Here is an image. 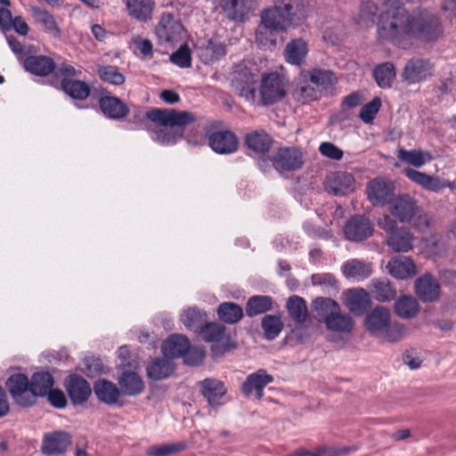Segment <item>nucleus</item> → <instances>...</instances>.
<instances>
[{"label":"nucleus","instance_id":"nucleus-6","mask_svg":"<svg viewBox=\"0 0 456 456\" xmlns=\"http://www.w3.org/2000/svg\"><path fill=\"white\" fill-rule=\"evenodd\" d=\"M395 189L393 182L381 177L374 178L367 184L368 200L374 207L390 205L395 199Z\"/></svg>","mask_w":456,"mask_h":456},{"label":"nucleus","instance_id":"nucleus-41","mask_svg":"<svg viewBox=\"0 0 456 456\" xmlns=\"http://www.w3.org/2000/svg\"><path fill=\"white\" fill-rule=\"evenodd\" d=\"M287 310L290 318L297 324L305 322L308 310L305 299L299 296H291L287 300Z\"/></svg>","mask_w":456,"mask_h":456},{"label":"nucleus","instance_id":"nucleus-36","mask_svg":"<svg viewBox=\"0 0 456 456\" xmlns=\"http://www.w3.org/2000/svg\"><path fill=\"white\" fill-rule=\"evenodd\" d=\"M378 5L371 0L362 2L357 13L354 15L355 22L362 28L372 27L375 23Z\"/></svg>","mask_w":456,"mask_h":456},{"label":"nucleus","instance_id":"nucleus-53","mask_svg":"<svg viewBox=\"0 0 456 456\" xmlns=\"http://www.w3.org/2000/svg\"><path fill=\"white\" fill-rule=\"evenodd\" d=\"M405 334L406 328L403 324L397 322H389L378 338L388 343H396L401 341L405 337Z\"/></svg>","mask_w":456,"mask_h":456},{"label":"nucleus","instance_id":"nucleus-64","mask_svg":"<svg viewBox=\"0 0 456 456\" xmlns=\"http://www.w3.org/2000/svg\"><path fill=\"white\" fill-rule=\"evenodd\" d=\"M411 223L417 231L423 232L429 227L430 218L428 215L423 212L419 207V211L416 216H414L413 220H411Z\"/></svg>","mask_w":456,"mask_h":456},{"label":"nucleus","instance_id":"nucleus-11","mask_svg":"<svg viewBox=\"0 0 456 456\" xmlns=\"http://www.w3.org/2000/svg\"><path fill=\"white\" fill-rule=\"evenodd\" d=\"M273 382V377L264 369L249 374L241 385V392L245 396L255 395L256 399L261 400L264 396V388Z\"/></svg>","mask_w":456,"mask_h":456},{"label":"nucleus","instance_id":"nucleus-5","mask_svg":"<svg viewBox=\"0 0 456 456\" xmlns=\"http://www.w3.org/2000/svg\"><path fill=\"white\" fill-rule=\"evenodd\" d=\"M288 80L277 72L263 73L258 83L256 104L270 106L281 101L287 94Z\"/></svg>","mask_w":456,"mask_h":456},{"label":"nucleus","instance_id":"nucleus-54","mask_svg":"<svg viewBox=\"0 0 456 456\" xmlns=\"http://www.w3.org/2000/svg\"><path fill=\"white\" fill-rule=\"evenodd\" d=\"M97 397L107 403H114V385L105 379L98 380L94 387Z\"/></svg>","mask_w":456,"mask_h":456},{"label":"nucleus","instance_id":"nucleus-51","mask_svg":"<svg viewBox=\"0 0 456 456\" xmlns=\"http://www.w3.org/2000/svg\"><path fill=\"white\" fill-rule=\"evenodd\" d=\"M181 321L188 330L200 332L206 315L196 308H189L183 314Z\"/></svg>","mask_w":456,"mask_h":456},{"label":"nucleus","instance_id":"nucleus-57","mask_svg":"<svg viewBox=\"0 0 456 456\" xmlns=\"http://www.w3.org/2000/svg\"><path fill=\"white\" fill-rule=\"evenodd\" d=\"M170 61L180 68H190L191 66V53L189 46L182 45L170 55Z\"/></svg>","mask_w":456,"mask_h":456},{"label":"nucleus","instance_id":"nucleus-8","mask_svg":"<svg viewBox=\"0 0 456 456\" xmlns=\"http://www.w3.org/2000/svg\"><path fill=\"white\" fill-rule=\"evenodd\" d=\"M6 386L19 405L28 407L34 403L30 382L26 375L21 373L12 375L6 381Z\"/></svg>","mask_w":456,"mask_h":456},{"label":"nucleus","instance_id":"nucleus-21","mask_svg":"<svg viewBox=\"0 0 456 456\" xmlns=\"http://www.w3.org/2000/svg\"><path fill=\"white\" fill-rule=\"evenodd\" d=\"M354 178L346 172H336L326 179V190L336 196H343L354 191Z\"/></svg>","mask_w":456,"mask_h":456},{"label":"nucleus","instance_id":"nucleus-35","mask_svg":"<svg viewBox=\"0 0 456 456\" xmlns=\"http://www.w3.org/2000/svg\"><path fill=\"white\" fill-rule=\"evenodd\" d=\"M175 367L170 358H156L146 369L147 376L151 379L161 380L168 378L174 371Z\"/></svg>","mask_w":456,"mask_h":456},{"label":"nucleus","instance_id":"nucleus-10","mask_svg":"<svg viewBox=\"0 0 456 456\" xmlns=\"http://www.w3.org/2000/svg\"><path fill=\"white\" fill-rule=\"evenodd\" d=\"M392 216L401 223H411L419 211L417 200L409 194H402L395 198L389 205Z\"/></svg>","mask_w":456,"mask_h":456},{"label":"nucleus","instance_id":"nucleus-55","mask_svg":"<svg viewBox=\"0 0 456 456\" xmlns=\"http://www.w3.org/2000/svg\"><path fill=\"white\" fill-rule=\"evenodd\" d=\"M381 107V101L379 97H375L370 102L364 104L360 111V118L366 124L372 123L376 115Z\"/></svg>","mask_w":456,"mask_h":456},{"label":"nucleus","instance_id":"nucleus-13","mask_svg":"<svg viewBox=\"0 0 456 456\" xmlns=\"http://www.w3.org/2000/svg\"><path fill=\"white\" fill-rule=\"evenodd\" d=\"M238 138L230 130L216 131L208 135L209 147L218 154H231L238 149Z\"/></svg>","mask_w":456,"mask_h":456},{"label":"nucleus","instance_id":"nucleus-59","mask_svg":"<svg viewBox=\"0 0 456 456\" xmlns=\"http://www.w3.org/2000/svg\"><path fill=\"white\" fill-rule=\"evenodd\" d=\"M183 362L187 365L197 366L200 364L205 358V352L201 347H191L183 354Z\"/></svg>","mask_w":456,"mask_h":456},{"label":"nucleus","instance_id":"nucleus-24","mask_svg":"<svg viewBox=\"0 0 456 456\" xmlns=\"http://www.w3.org/2000/svg\"><path fill=\"white\" fill-rule=\"evenodd\" d=\"M387 268L388 273L397 280H407L413 277L417 273L412 259L403 256L391 258L387 265Z\"/></svg>","mask_w":456,"mask_h":456},{"label":"nucleus","instance_id":"nucleus-43","mask_svg":"<svg viewBox=\"0 0 456 456\" xmlns=\"http://www.w3.org/2000/svg\"><path fill=\"white\" fill-rule=\"evenodd\" d=\"M370 284L373 288L374 297L379 302L390 301L396 296V289L387 279H373Z\"/></svg>","mask_w":456,"mask_h":456},{"label":"nucleus","instance_id":"nucleus-29","mask_svg":"<svg viewBox=\"0 0 456 456\" xmlns=\"http://www.w3.org/2000/svg\"><path fill=\"white\" fill-rule=\"evenodd\" d=\"M23 65L26 70L41 77L51 74L56 67L53 60L45 55L28 56L25 59Z\"/></svg>","mask_w":456,"mask_h":456},{"label":"nucleus","instance_id":"nucleus-22","mask_svg":"<svg viewBox=\"0 0 456 456\" xmlns=\"http://www.w3.org/2000/svg\"><path fill=\"white\" fill-rule=\"evenodd\" d=\"M302 165V153L295 148L280 149L273 159V166L277 170L292 171Z\"/></svg>","mask_w":456,"mask_h":456},{"label":"nucleus","instance_id":"nucleus-14","mask_svg":"<svg viewBox=\"0 0 456 456\" xmlns=\"http://www.w3.org/2000/svg\"><path fill=\"white\" fill-rule=\"evenodd\" d=\"M206 342L222 343V348L218 345H213L212 352L215 354H222L228 349L226 343L230 339L223 324L209 322L203 326L200 332Z\"/></svg>","mask_w":456,"mask_h":456},{"label":"nucleus","instance_id":"nucleus-37","mask_svg":"<svg viewBox=\"0 0 456 456\" xmlns=\"http://www.w3.org/2000/svg\"><path fill=\"white\" fill-rule=\"evenodd\" d=\"M54 380L48 371L36 372L32 375L30 380L31 391L36 401L37 396H45L53 387Z\"/></svg>","mask_w":456,"mask_h":456},{"label":"nucleus","instance_id":"nucleus-4","mask_svg":"<svg viewBox=\"0 0 456 456\" xmlns=\"http://www.w3.org/2000/svg\"><path fill=\"white\" fill-rule=\"evenodd\" d=\"M258 76L246 64L238 63L231 73V86L245 101L256 104L257 102Z\"/></svg>","mask_w":456,"mask_h":456},{"label":"nucleus","instance_id":"nucleus-17","mask_svg":"<svg viewBox=\"0 0 456 456\" xmlns=\"http://www.w3.org/2000/svg\"><path fill=\"white\" fill-rule=\"evenodd\" d=\"M196 50L199 58L205 64H211L226 53L225 45L213 38L199 41Z\"/></svg>","mask_w":456,"mask_h":456},{"label":"nucleus","instance_id":"nucleus-58","mask_svg":"<svg viewBox=\"0 0 456 456\" xmlns=\"http://www.w3.org/2000/svg\"><path fill=\"white\" fill-rule=\"evenodd\" d=\"M103 368L100 358L94 356L85 357L82 362L81 370L88 377H94L99 374Z\"/></svg>","mask_w":456,"mask_h":456},{"label":"nucleus","instance_id":"nucleus-2","mask_svg":"<svg viewBox=\"0 0 456 456\" xmlns=\"http://www.w3.org/2000/svg\"><path fill=\"white\" fill-rule=\"evenodd\" d=\"M306 18L304 5H293L290 2L284 5L276 4L273 8L265 10L261 14L263 27L256 31V40L262 45H275L273 31L286 30L290 26H297Z\"/></svg>","mask_w":456,"mask_h":456},{"label":"nucleus","instance_id":"nucleus-61","mask_svg":"<svg viewBox=\"0 0 456 456\" xmlns=\"http://www.w3.org/2000/svg\"><path fill=\"white\" fill-rule=\"evenodd\" d=\"M319 151L322 156L333 160H340L344 156L343 151L330 142H322Z\"/></svg>","mask_w":456,"mask_h":456},{"label":"nucleus","instance_id":"nucleus-9","mask_svg":"<svg viewBox=\"0 0 456 456\" xmlns=\"http://www.w3.org/2000/svg\"><path fill=\"white\" fill-rule=\"evenodd\" d=\"M155 33L160 43H175L182 39L183 24L171 14L161 16Z\"/></svg>","mask_w":456,"mask_h":456},{"label":"nucleus","instance_id":"nucleus-50","mask_svg":"<svg viewBox=\"0 0 456 456\" xmlns=\"http://www.w3.org/2000/svg\"><path fill=\"white\" fill-rule=\"evenodd\" d=\"M395 69L393 63L384 62L374 69V77L379 86L390 87L395 78Z\"/></svg>","mask_w":456,"mask_h":456},{"label":"nucleus","instance_id":"nucleus-44","mask_svg":"<svg viewBox=\"0 0 456 456\" xmlns=\"http://www.w3.org/2000/svg\"><path fill=\"white\" fill-rule=\"evenodd\" d=\"M309 80L321 89H328L337 83L334 72L329 69L315 68L308 71Z\"/></svg>","mask_w":456,"mask_h":456},{"label":"nucleus","instance_id":"nucleus-60","mask_svg":"<svg viewBox=\"0 0 456 456\" xmlns=\"http://www.w3.org/2000/svg\"><path fill=\"white\" fill-rule=\"evenodd\" d=\"M357 448L354 447H341L336 448L333 446L323 445L316 448L314 452V456H342L345 455L351 451H355Z\"/></svg>","mask_w":456,"mask_h":456},{"label":"nucleus","instance_id":"nucleus-12","mask_svg":"<svg viewBox=\"0 0 456 456\" xmlns=\"http://www.w3.org/2000/svg\"><path fill=\"white\" fill-rule=\"evenodd\" d=\"M71 435L65 431H54L44 436L41 451L46 455L63 454L71 444Z\"/></svg>","mask_w":456,"mask_h":456},{"label":"nucleus","instance_id":"nucleus-39","mask_svg":"<svg viewBox=\"0 0 456 456\" xmlns=\"http://www.w3.org/2000/svg\"><path fill=\"white\" fill-rule=\"evenodd\" d=\"M118 384L123 394L135 395L142 392L144 383L142 378L135 372H124L118 379Z\"/></svg>","mask_w":456,"mask_h":456},{"label":"nucleus","instance_id":"nucleus-18","mask_svg":"<svg viewBox=\"0 0 456 456\" xmlns=\"http://www.w3.org/2000/svg\"><path fill=\"white\" fill-rule=\"evenodd\" d=\"M200 390L211 408L216 410L224 403L223 399L227 391L222 381L206 379L200 382Z\"/></svg>","mask_w":456,"mask_h":456},{"label":"nucleus","instance_id":"nucleus-42","mask_svg":"<svg viewBox=\"0 0 456 456\" xmlns=\"http://www.w3.org/2000/svg\"><path fill=\"white\" fill-rule=\"evenodd\" d=\"M395 312L401 318L411 319L419 312V305L413 297L403 296L396 300Z\"/></svg>","mask_w":456,"mask_h":456},{"label":"nucleus","instance_id":"nucleus-3","mask_svg":"<svg viewBox=\"0 0 456 456\" xmlns=\"http://www.w3.org/2000/svg\"><path fill=\"white\" fill-rule=\"evenodd\" d=\"M156 127L151 133V139L163 145H171L183 137L184 126L196 120V116L190 111L169 109H153L146 113Z\"/></svg>","mask_w":456,"mask_h":456},{"label":"nucleus","instance_id":"nucleus-28","mask_svg":"<svg viewBox=\"0 0 456 456\" xmlns=\"http://www.w3.org/2000/svg\"><path fill=\"white\" fill-rule=\"evenodd\" d=\"M342 272L346 279L362 281L371 275L372 265L370 263L354 258L343 265Z\"/></svg>","mask_w":456,"mask_h":456},{"label":"nucleus","instance_id":"nucleus-27","mask_svg":"<svg viewBox=\"0 0 456 456\" xmlns=\"http://www.w3.org/2000/svg\"><path fill=\"white\" fill-rule=\"evenodd\" d=\"M414 236L406 227H398L387 238V246L395 252H409L413 248Z\"/></svg>","mask_w":456,"mask_h":456},{"label":"nucleus","instance_id":"nucleus-1","mask_svg":"<svg viewBox=\"0 0 456 456\" xmlns=\"http://www.w3.org/2000/svg\"><path fill=\"white\" fill-rule=\"evenodd\" d=\"M377 32L381 39L406 48L411 38L429 42L443 34L440 19L428 10L410 13L398 0H387L379 16Z\"/></svg>","mask_w":456,"mask_h":456},{"label":"nucleus","instance_id":"nucleus-45","mask_svg":"<svg viewBox=\"0 0 456 456\" xmlns=\"http://www.w3.org/2000/svg\"><path fill=\"white\" fill-rule=\"evenodd\" d=\"M273 307V299L269 296L251 297L246 305V314L249 317L265 314Z\"/></svg>","mask_w":456,"mask_h":456},{"label":"nucleus","instance_id":"nucleus-16","mask_svg":"<svg viewBox=\"0 0 456 456\" xmlns=\"http://www.w3.org/2000/svg\"><path fill=\"white\" fill-rule=\"evenodd\" d=\"M372 225L363 216H355L347 221L344 228L345 236L352 241H361L372 234Z\"/></svg>","mask_w":456,"mask_h":456},{"label":"nucleus","instance_id":"nucleus-30","mask_svg":"<svg viewBox=\"0 0 456 456\" xmlns=\"http://www.w3.org/2000/svg\"><path fill=\"white\" fill-rule=\"evenodd\" d=\"M30 11L35 21L43 28L45 33L55 38L61 37V29L53 14L37 6H32Z\"/></svg>","mask_w":456,"mask_h":456},{"label":"nucleus","instance_id":"nucleus-32","mask_svg":"<svg viewBox=\"0 0 456 456\" xmlns=\"http://www.w3.org/2000/svg\"><path fill=\"white\" fill-rule=\"evenodd\" d=\"M339 305L329 297H317L312 303V312L314 318L323 323L337 311H339Z\"/></svg>","mask_w":456,"mask_h":456},{"label":"nucleus","instance_id":"nucleus-62","mask_svg":"<svg viewBox=\"0 0 456 456\" xmlns=\"http://www.w3.org/2000/svg\"><path fill=\"white\" fill-rule=\"evenodd\" d=\"M319 91L310 85L301 86L297 92V97L303 102L315 101L319 98Z\"/></svg>","mask_w":456,"mask_h":456},{"label":"nucleus","instance_id":"nucleus-40","mask_svg":"<svg viewBox=\"0 0 456 456\" xmlns=\"http://www.w3.org/2000/svg\"><path fill=\"white\" fill-rule=\"evenodd\" d=\"M324 324L330 331L347 333L353 330L354 322L348 314H342L339 308V311H337L335 314L328 318Z\"/></svg>","mask_w":456,"mask_h":456},{"label":"nucleus","instance_id":"nucleus-7","mask_svg":"<svg viewBox=\"0 0 456 456\" xmlns=\"http://www.w3.org/2000/svg\"><path fill=\"white\" fill-rule=\"evenodd\" d=\"M434 71V64L429 60L414 57L406 62L402 77L408 84H416L432 77Z\"/></svg>","mask_w":456,"mask_h":456},{"label":"nucleus","instance_id":"nucleus-46","mask_svg":"<svg viewBox=\"0 0 456 456\" xmlns=\"http://www.w3.org/2000/svg\"><path fill=\"white\" fill-rule=\"evenodd\" d=\"M246 144L256 152L265 153L272 143L271 137L264 131H255L246 136Z\"/></svg>","mask_w":456,"mask_h":456},{"label":"nucleus","instance_id":"nucleus-34","mask_svg":"<svg viewBox=\"0 0 456 456\" xmlns=\"http://www.w3.org/2000/svg\"><path fill=\"white\" fill-rule=\"evenodd\" d=\"M189 339L183 335H172L163 342L161 350L168 358L181 357L189 349Z\"/></svg>","mask_w":456,"mask_h":456},{"label":"nucleus","instance_id":"nucleus-15","mask_svg":"<svg viewBox=\"0 0 456 456\" xmlns=\"http://www.w3.org/2000/svg\"><path fill=\"white\" fill-rule=\"evenodd\" d=\"M416 295L422 302H435L440 297L438 281L430 273H425L415 281Z\"/></svg>","mask_w":456,"mask_h":456},{"label":"nucleus","instance_id":"nucleus-31","mask_svg":"<svg viewBox=\"0 0 456 456\" xmlns=\"http://www.w3.org/2000/svg\"><path fill=\"white\" fill-rule=\"evenodd\" d=\"M307 53V43L302 38H297L287 44L284 57L289 63L299 66L305 61Z\"/></svg>","mask_w":456,"mask_h":456},{"label":"nucleus","instance_id":"nucleus-38","mask_svg":"<svg viewBox=\"0 0 456 456\" xmlns=\"http://www.w3.org/2000/svg\"><path fill=\"white\" fill-rule=\"evenodd\" d=\"M397 158L403 162L414 167H421L432 160L433 157L428 151L420 150H405L400 148L397 151Z\"/></svg>","mask_w":456,"mask_h":456},{"label":"nucleus","instance_id":"nucleus-19","mask_svg":"<svg viewBox=\"0 0 456 456\" xmlns=\"http://www.w3.org/2000/svg\"><path fill=\"white\" fill-rule=\"evenodd\" d=\"M65 387L73 404H82L91 395L89 383L77 375H70L66 379Z\"/></svg>","mask_w":456,"mask_h":456},{"label":"nucleus","instance_id":"nucleus-20","mask_svg":"<svg viewBox=\"0 0 456 456\" xmlns=\"http://www.w3.org/2000/svg\"><path fill=\"white\" fill-rule=\"evenodd\" d=\"M403 174L411 182L427 191L440 192L443 189L446 188V180L441 179L438 176H433L410 167L405 168Z\"/></svg>","mask_w":456,"mask_h":456},{"label":"nucleus","instance_id":"nucleus-47","mask_svg":"<svg viewBox=\"0 0 456 456\" xmlns=\"http://www.w3.org/2000/svg\"><path fill=\"white\" fill-rule=\"evenodd\" d=\"M187 448V443L180 441L170 444H154L147 448V456H173Z\"/></svg>","mask_w":456,"mask_h":456},{"label":"nucleus","instance_id":"nucleus-26","mask_svg":"<svg viewBox=\"0 0 456 456\" xmlns=\"http://www.w3.org/2000/svg\"><path fill=\"white\" fill-rule=\"evenodd\" d=\"M213 2L215 4H219L230 20L235 21H243L251 9L250 0H216Z\"/></svg>","mask_w":456,"mask_h":456},{"label":"nucleus","instance_id":"nucleus-49","mask_svg":"<svg viewBox=\"0 0 456 456\" xmlns=\"http://www.w3.org/2000/svg\"><path fill=\"white\" fill-rule=\"evenodd\" d=\"M217 314L226 323H236L242 318L243 311L239 305L225 302L218 306Z\"/></svg>","mask_w":456,"mask_h":456},{"label":"nucleus","instance_id":"nucleus-23","mask_svg":"<svg viewBox=\"0 0 456 456\" xmlns=\"http://www.w3.org/2000/svg\"><path fill=\"white\" fill-rule=\"evenodd\" d=\"M389 322V310L385 306H377L366 315L364 325L371 335L378 338Z\"/></svg>","mask_w":456,"mask_h":456},{"label":"nucleus","instance_id":"nucleus-25","mask_svg":"<svg viewBox=\"0 0 456 456\" xmlns=\"http://www.w3.org/2000/svg\"><path fill=\"white\" fill-rule=\"evenodd\" d=\"M345 305L356 315H362L370 305L368 292L363 289H348L344 293Z\"/></svg>","mask_w":456,"mask_h":456},{"label":"nucleus","instance_id":"nucleus-33","mask_svg":"<svg viewBox=\"0 0 456 456\" xmlns=\"http://www.w3.org/2000/svg\"><path fill=\"white\" fill-rule=\"evenodd\" d=\"M128 14L139 21H147L151 19L154 8L153 0H126Z\"/></svg>","mask_w":456,"mask_h":456},{"label":"nucleus","instance_id":"nucleus-56","mask_svg":"<svg viewBox=\"0 0 456 456\" xmlns=\"http://www.w3.org/2000/svg\"><path fill=\"white\" fill-rule=\"evenodd\" d=\"M105 89H102L96 94L94 92V95L98 98L99 106L103 115L110 119L114 118V97L110 96Z\"/></svg>","mask_w":456,"mask_h":456},{"label":"nucleus","instance_id":"nucleus-48","mask_svg":"<svg viewBox=\"0 0 456 456\" xmlns=\"http://www.w3.org/2000/svg\"><path fill=\"white\" fill-rule=\"evenodd\" d=\"M61 87L67 94L77 100H84L90 94V88L87 84L79 80L62 78Z\"/></svg>","mask_w":456,"mask_h":456},{"label":"nucleus","instance_id":"nucleus-52","mask_svg":"<svg viewBox=\"0 0 456 456\" xmlns=\"http://www.w3.org/2000/svg\"><path fill=\"white\" fill-rule=\"evenodd\" d=\"M261 327L264 330L265 338L268 340H273L280 335L283 328V322L280 316L268 314L263 318Z\"/></svg>","mask_w":456,"mask_h":456},{"label":"nucleus","instance_id":"nucleus-63","mask_svg":"<svg viewBox=\"0 0 456 456\" xmlns=\"http://www.w3.org/2000/svg\"><path fill=\"white\" fill-rule=\"evenodd\" d=\"M47 399L51 405L57 409H63L67 405V399L64 393L60 389H53L46 394Z\"/></svg>","mask_w":456,"mask_h":456}]
</instances>
